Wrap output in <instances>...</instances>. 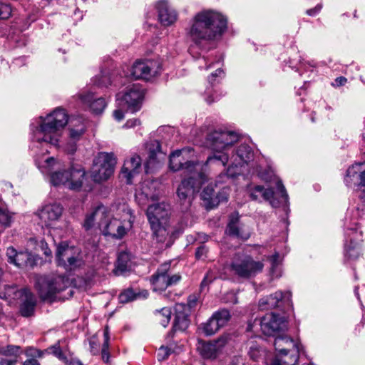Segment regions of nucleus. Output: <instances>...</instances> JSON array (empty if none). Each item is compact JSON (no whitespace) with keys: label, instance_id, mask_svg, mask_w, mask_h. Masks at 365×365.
I'll return each mask as SVG.
<instances>
[{"label":"nucleus","instance_id":"obj_20","mask_svg":"<svg viewBox=\"0 0 365 365\" xmlns=\"http://www.w3.org/2000/svg\"><path fill=\"white\" fill-rule=\"evenodd\" d=\"M226 232L230 236L240 238L244 240H247L250 236V230L240 223V215L237 212H234L230 215Z\"/></svg>","mask_w":365,"mask_h":365},{"label":"nucleus","instance_id":"obj_51","mask_svg":"<svg viewBox=\"0 0 365 365\" xmlns=\"http://www.w3.org/2000/svg\"><path fill=\"white\" fill-rule=\"evenodd\" d=\"M171 354V349L168 347L161 346L159 348L157 354L158 361L166 360Z\"/></svg>","mask_w":365,"mask_h":365},{"label":"nucleus","instance_id":"obj_3","mask_svg":"<svg viewBox=\"0 0 365 365\" xmlns=\"http://www.w3.org/2000/svg\"><path fill=\"white\" fill-rule=\"evenodd\" d=\"M238 140V135L232 131L215 130L207 137V143L214 151L207 158L205 165H217L225 167L229 162V153L232 145Z\"/></svg>","mask_w":365,"mask_h":365},{"label":"nucleus","instance_id":"obj_62","mask_svg":"<svg viewBox=\"0 0 365 365\" xmlns=\"http://www.w3.org/2000/svg\"><path fill=\"white\" fill-rule=\"evenodd\" d=\"M41 248L43 250V253L46 256L50 257L52 254L51 250L48 247V245L44 241H41Z\"/></svg>","mask_w":365,"mask_h":365},{"label":"nucleus","instance_id":"obj_53","mask_svg":"<svg viewBox=\"0 0 365 365\" xmlns=\"http://www.w3.org/2000/svg\"><path fill=\"white\" fill-rule=\"evenodd\" d=\"M19 252H17L13 247H9L6 250V255L8 257V262L14 264V259L16 258Z\"/></svg>","mask_w":365,"mask_h":365},{"label":"nucleus","instance_id":"obj_35","mask_svg":"<svg viewBox=\"0 0 365 365\" xmlns=\"http://www.w3.org/2000/svg\"><path fill=\"white\" fill-rule=\"evenodd\" d=\"M24 354L28 359L22 362V365H41L36 358H41L43 356V351L29 346L25 349Z\"/></svg>","mask_w":365,"mask_h":365},{"label":"nucleus","instance_id":"obj_64","mask_svg":"<svg viewBox=\"0 0 365 365\" xmlns=\"http://www.w3.org/2000/svg\"><path fill=\"white\" fill-rule=\"evenodd\" d=\"M335 82L338 86H343L346 82V78L345 77L340 76L335 79Z\"/></svg>","mask_w":365,"mask_h":365},{"label":"nucleus","instance_id":"obj_47","mask_svg":"<svg viewBox=\"0 0 365 365\" xmlns=\"http://www.w3.org/2000/svg\"><path fill=\"white\" fill-rule=\"evenodd\" d=\"M12 222V215L8 210L0 207V224L4 227H10Z\"/></svg>","mask_w":365,"mask_h":365},{"label":"nucleus","instance_id":"obj_44","mask_svg":"<svg viewBox=\"0 0 365 365\" xmlns=\"http://www.w3.org/2000/svg\"><path fill=\"white\" fill-rule=\"evenodd\" d=\"M61 343V341L58 340L56 344L49 346L46 350V351H48V353L52 354L53 355H54L56 357H57L59 359H61V360L65 359L66 356H65L64 354L63 353V350L61 347V345H60Z\"/></svg>","mask_w":365,"mask_h":365},{"label":"nucleus","instance_id":"obj_43","mask_svg":"<svg viewBox=\"0 0 365 365\" xmlns=\"http://www.w3.org/2000/svg\"><path fill=\"white\" fill-rule=\"evenodd\" d=\"M361 248L357 243L351 241L350 245L345 247V256L349 259H356L359 257Z\"/></svg>","mask_w":365,"mask_h":365},{"label":"nucleus","instance_id":"obj_22","mask_svg":"<svg viewBox=\"0 0 365 365\" xmlns=\"http://www.w3.org/2000/svg\"><path fill=\"white\" fill-rule=\"evenodd\" d=\"M62 207L58 204L45 205L38 212V217L46 226H49L53 221H56L61 216Z\"/></svg>","mask_w":365,"mask_h":365},{"label":"nucleus","instance_id":"obj_49","mask_svg":"<svg viewBox=\"0 0 365 365\" xmlns=\"http://www.w3.org/2000/svg\"><path fill=\"white\" fill-rule=\"evenodd\" d=\"M90 351L93 355L99 354L100 343L96 336H93L89 339Z\"/></svg>","mask_w":365,"mask_h":365},{"label":"nucleus","instance_id":"obj_63","mask_svg":"<svg viewBox=\"0 0 365 365\" xmlns=\"http://www.w3.org/2000/svg\"><path fill=\"white\" fill-rule=\"evenodd\" d=\"M321 8H322L321 5H317L314 9H308L307 11V14L309 16H314L321 10Z\"/></svg>","mask_w":365,"mask_h":365},{"label":"nucleus","instance_id":"obj_19","mask_svg":"<svg viewBox=\"0 0 365 365\" xmlns=\"http://www.w3.org/2000/svg\"><path fill=\"white\" fill-rule=\"evenodd\" d=\"M86 132V126L81 118L71 120L69 128V141L66 144V150L73 153L76 150V142L81 139Z\"/></svg>","mask_w":365,"mask_h":365},{"label":"nucleus","instance_id":"obj_14","mask_svg":"<svg viewBox=\"0 0 365 365\" xmlns=\"http://www.w3.org/2000/svg\"><path fill=\"white\" fill-rule=\"evenodd\" d=\"M260 327L264 334L272 336L287 329V322L279 314L268 313L260 319Z\"/></svg>","mask_w":365,"mask_h":365},{"label":"nucleus","instance_id":"obj_42","mask_svg":"<svg viewBox=\"0 0 365 365\" xmlns=\"http://www.w3.org/2000/svg\"><path fill=\"white\" fill-rule=\"evenodd\" d=\"M215 192L211 185H207L205 187L201 193V197L204 201H207L210 205L217 204L215 197Z\"/></svg>","mask_w":365,"mask_h":365},{"label":"nucleus","instance_id":"obj_39","mask_svg":"<svg viewBox=\"0 0 365 365\" xmlns=\"http://www.w3.org/2000/svg\"><path fill=\"white\" fill-rule=\"evenodd\" d=\"M155 314L160 324L166 327L170 321L172 312L170 308L163 307L160 310H156Z\"/></svg>","mask_w":365,"mask_h":365},{"label":"nucleus","instance_id":"obj_28","mask_svg":"<svg viewBox=\"0 0 365 365\" xmlns=\"http://www.w3.org/2000/svg\"><path fill=\"white\" fill-rule=\"evenodd\" d=\"M286 294L289 295V293L284 294L281 291H277L274 294L260 299L259 307L261 309H274L278 306L279 302L285 297Z\"/></svg>","mask_w":365,"mask_h":365},{"label":"nucleus","instance_id":"obj_10","mask_svg":"<svg viewBox=\"0 0 365 365\" xmlns=\"http://www.w3.org/2000/svg\"><path fill=\"white\" fill-rule=\"evenodd\" d=\"M230 267L235 274L248 279L261 272L264 264L259 261H255L249 255L237 254L234 257Z\"/></svg>","mask_w":365,"mask_h":365},{"label":"nucleus","instance_id":"obj_4","mask_svg":"<svg viewBox=\"0 0 365 365\" xmlns=\"http://www.w3.org/2000/svg\"><path fill=\"white\" fill-rule=\"evenodd\" d=\"M275 350L279 352L280 359H274L270 365H297L299 354L303 351L300 341L288 336H279L274 341Z\"/></svg>","mask_w":365,"mask_h":365},{"label":"nucleus","instance_id":"obj_26","mask_svg":"<svg viewBox=\"0 0 365 365\" xmlns=\"http://www.w3.org/2000/svg\"><path fill=\"white\" fill-rule=\"evenodd\" d=\"M80 98L83 103L89 105L91 110L96 113H101L106 106V101L103 98H94V95L92 93L87 94H81Z\"/></svg>","mask_w":365,"mask_h":365},{"label":"nucleus","instance_id":"obj_17","mask_svg":"<svg viewBox=\"0 0 365 365\" xmlns=\"http://www.w3.org/2000/svg\"><path fill=\"white\" fill-rule=\"evenodd\" d=\"M98 227L104 235H110L116 239L122 238L126 233L124 226L116 219L110 220L106 210V217L98 222Z\"/></svg>","mask_w":365,"mask_h":365},{"label":"nucleus","instance_id":"obj_11","mask_svg":"<svg viewBox=\"0 0 365 365\" xmlns=\"http://www.w3.org/2000/svg\"><path fill=\"white\" fill-rule=\"evenodd\" d=\"M181 279L180 274H172L170 262L162 264L153 274L150 282L154 292H163L168 287L175 285Z\"/></svg>","mask_w":365,"mask_h":365},{"label":"nucleus","instance_id":"obj_54","mask_svg":"<svg viewBox=\"0 0 365 365\" xmlns=\"http://www.w3.org/2000/svg\"><path fill=\"white\" fill-rule=\"evenodd\" d=\"M277 189L281 195V197L286 201L288 198V195L287 193L286 189L282 184L281 180L277 182Z\"/></svg>","mask_w":365,"mask_h":365},{"label":"nucleus","instance_id":"obj_61","mask_svg":"<svg viewBox=\"0 0 365 365\" xmlns=\"http://www.w3.org/2000/svg\"><path fill=\"white\" fill-rule=\"evenodd\" d=\"M257 186H255L253 189L251 190L250 196L252 200H259L261 194L259 191H257Z\"/></svg>","mask_w":365,"mask_h":365},{"label":"nucleus","instance_id":"obj_25","mask_svg":"<svg viewBox=\"0 0 365 365\" xmlns=\"http://www.w3.org/2000/svg\"><path fill=\"white\" fill-rule=\"evenodd\" d=\"M86 171L80 166H71L69 168L68 182L67 187L71 190H80L85 178Z\"/></svg>","mask_w":365,"mask_h":365},{"label":"nucleus","instance_id":"obj_57","mask_svg":"<svg viewBox=\"0 0 365 365\" xmlns=\"http://www.w3.org/2000/svg\"><path fill=\"white\" fill-rule=\"evenodd\" d=\"M207 252V249L205 245H201L197 248L195 252V256L197 259H201L203 256H205Z\"/></svg>","mask_w":365,"mask_h":365},{"label":"nucleus","instance_id":"obj_33","mask_svg":"<svg viewBox=\"0 0 365 365\" xmlns=\"http://www.w3.org/2000/svg\"><path fill=\"white\" fill-rule=\"evenodd\" d=\"M160 153V143L158 140L152 142L149 148L148 159L145 165L146 173H149V170L155 166L158 162V155Z\"/></svg>","mask_w":365,"mask_h":365},{"label":"nucleus","instance_id":"obj_56","mask_svg":"<svg viewBox=\"0 0 365 365\" xmlns=\"http://www.w3.org/2000/svg\"><path fill=\"white\" fill-rule=\"evenodd\" d=\"M108 347H109V345H107V343H103L102 345V349H101L102 359L106 363H108V360H109Z\"/></svg>","mask_w":365,"mask_h":365},{"label":"nucleus","instance_id":"obj_29","mask_svg":"<svg viewBox=\"0 0 365 365\" xmlns=\"http://www.w3.org/2000/svg\"><path fill=\"white\" fill-rule=\"evenodd\" d=\"M26 290V289H19L16 285H6L4 290L0 291V298L11 303L13 300L23 297Z\"/></svg>","mask_w":365,"mask_h":365},{"label":"nucleus","instance_id":"obj_23","mask_svg":"<svg viewBox=\"0 0 365 365\" xmlns=\"http://www.w3.org/2000/svg\"><path fill=\"white\" fill-rule=\"evenodd\" d=\"M344 180L347 183L353 182L361 186H365V162L356 163L349 167L346 171Z\"/></svg>","mask_w":365,"mask_h":365},{"label":"nucleus","instance_id":"obj_24","mask_svg":"<svg viewBox=\"0 0 365 365\" xmlns=\"http://www.w3.org/2000/svg\"><path fill=\"white\" fill-rule=\"evenodd\" d=\"M156 7L158 11L159 20L163 25L168 26L176 21L177 13L170 7L166 1H159Z\"/></svg>","mask_w":365,"mask_h":365},{"label":"nucleus","instance_id":"obj_52","mask_svg":"<svg viewBox=\"0 0 365 365\" xmlns=\"http://www.w3.org/2000/svg\"><path fill=\"white\" fill-rule=\"evenodd\" d=\"M215 279V274L212 271H208L200 284L201 290L209 285Z\"/></svg>","mask_w":365,"mask_h":365},{"label":"nucleus","instance_id":"obj_46","mask_svg":"<svg viewBox=\"0 0 365 365\" xmlns=\"http://www.w3.org/2000/svg\"><path fill=\"white\" fill-rule=\"evenodd\" d=\"M56 162L55 158L51 157L46 159L42 165H40L39 163L36 161V165L43 173H48L51 172Z\"/></svg>","mask_w":365,"mask_h":365},{"label":"nucleus","instance_id":"obj_41","mask_svg":"<svg viewBox=\"0 0 365 365\" xmlns=\"http://www.w3.org/2000/svg\"><path fill=\"white\" fill-rule=\"evenodd\" d=\"M139 294V292H135L132 288H128L119 294L118 299L120 303L125 304L135 300Z\"/></svg>","mask_w":365,"mask_h":365},{"label":"nucleus","instance_id":"obj_34","mask_svg":"<svg viewBox=\"0 0 365 365\" xmlns=\"http://www.w3.org/2000/svg\"><path fill=\"white\" fill-rule=\"evenodd\" d=\"M36 264L35 257L28 252H19L14 262L18 267H33Z\"/></svg>","mask_w":365,"mask_h":365},{"label":"nucleus","instance_id":"obj_13","mask_svg":"<svg viewBox=\"0 0 365 365\" xmlns=\"http://www.w3.org/2000/svg\"><path fill=\"white\" fill-rule=\"evenodd\" d=\"M231 318L230 312L226 309L215 312L210 318L200 325L203 333L206 336H212L225 327Z\"/></svg>","mask_w":365,"mask_h":365},{"label":"nucleus","instance_id":"obj_38","mask_svg":"<svg viewBox=\"0 0 365 365\" xmlns=\"http://www.w3.org/2000/svg\"><path fill=\"white\" fill-rule=\"evenodd\" d=\"M69 169L54 172L51 174V182L55 185H63L67 187L68 182Z\"/></svg>","mask_w":365,"mask_h":365},{"label":"nucleus","instance_id":"obj_6","mask_svg":"<svg viewBox=\"0 0 365 365\" xmlns=\"http://www.w3.org/2000/svg\"><path fill=\"white\" fill-rule=\"evenodd\" d=\"M205 181L207 176L203 172L189 175L187 179L182 180L177 189V196L183 211L190 207L195 193L199 192Z\"/></svg>","mask_w":365,"mask_h":365},{"label":"nucleus","instance_id":"obj_60","mask_svg":"<svg viewBox=\"0 0 365 365\" xmlns=\"http://www.w3.org/2000/svg\"><path fill=\"white\" fill-rule=\"evenodd\" d=\"M197 302V297L195 295H190L187 298V306L189 308H193L195 307Z\"/></svg>","mask_w":365,"mask_h":365},{"label":"nucleus","instance_id":"obj_32","mask_svg":"<svg viewBox=\"0 0 365 365\" xmlns=\"http://www.w3.org/2000/svg\"><path fill=\"white\" fill-rule=\"evenodd\" d=\"M130 257L126 252H121L118 254L114 272L115 275L123 274L130 268Z\"/></svg>","mask_w":365,"mask_h":365},{"label":"nucleus","instance_id":"obj_36","mask_svg":"<svg viewBox=\"0 0 365 365\" xmlns=\"http://www.w3.org/2000/svg\"><path fill=\"white\" fill-rule=\"evenodd\" d=\"M83 264V261L81 255V251L78 250L68 259V261H65L60 266L64 267L67 271H72L80 267Z\"/></svg>","mask_w":365,"mask_h":365},{"label":"nucleus","instance_id":"obj_9","mask_svg":"<svg viewBox=\"0 0 365 365\" xmlns=\"http://www.w3.org/2000/svg\"><path fill=\"white\" fill-rule=\"evenodd\" d=\"M193 153L192 148L176 150L170 155V168L173 171L183 170L187 175L202 172V165L198 162L188 160V155Z\"/></svg>","mask_w":365,"mask_h":365},{"label":"nucleus","instance_id":"obj_7","mask_svg":"<svg viewBox=\"0 0 365 365\" xmlns=\"http://www.w3.org/2000/svg\"><path fill=\"white\" fill-rule=\"evenodd\" d=\"M68 284V279L63 275L39 276L36 278V288L42 300H52L56 293L64 290Z\"/></svg>","mask_w":365,"mask_h":365},{"label":"nucleus","instance_id":"obj_40","mask_svg":"<svg viewBox=\"0 0 365 365\" xmlns=\"http://www.w3.org/2000/svg\"><path fill=\"white\" fill-rule=\"evenodd\" d=\"M23 353L22 349L17 345L0 346V355L14 357L16 359Z\"/></svg>","mask_w":365,"mask_h":365},{"label":"nucleus","instance_id":"obj_21","mask_svg":"<svg viewBox=\"0 0 365 365\" xmlns=\"http://www.w3.org/2000/svg\"><path fill=\"white\" fill-rule=\"evenodd\" d=\"M141 166V158L138 155H133L125 160L121 169L120 176L125 180L127 184H132L133 178L139 173Z\"/></svg>","mask_w":365,"mask_h":365},{"label":"nucleus","instance_id":"obj_50","mask_svg":"<svg viewBox=\"0 0 365 365\" xmlns=\"http://www.w3.org/2000/svg\"><path fill=\"white\" fill-rule=\"evenodd\" d=\"M110 83V76L104 73H102L101 76H97L95 80V83L99 87H107Z\"/></svg>","mask_w":365,"mask_h":365},{"label":"nucleus","instance_id":"obj_27","mask_svg":"<svg viewBox=\"0 0 365 365\" xmlns=\"http://www.w3.org/2000/svg\"><path fill=\"white\" fill-rule=\"evenodd\" d=\"M20 299L22 300V303L20 307L21 314L25 317H29L33 315L36 304L34 294L27 289L26 292H24L23 297H21Z\"/></svg>","mask_w":365,"mask_h":365},{"label":"nucleus","instance_id":"obj_12","mask_svg":"<svg viewBox=\"0 0 365 365\" xmlns=\"http://www.w3.org/2000/svg\"><path fill=\"white\" fill-rule=\"evenodd\" d=\"M144 92L139 84H133L128 87L125 93L120 96L117 95V101L120 106L126 108L131 113L138 111L142 106Z\"/></svg>","mask_w":365,"mask_h":365},{"label":"nucleus","instance_id":"obj_30","mask_svg":"<svg viewBox=\"0 0 365 365\" xmlns=\"http://www.w3.org/2000/svg\"><path fill=\"white\" fill-rule=\"evenodd\" d=\"M106 217V207L101 205L96 208V210L89 215H87L83 224L86 230H89L93 225V222H101Z\"/></svg>","mask_w":365,"mask_h":365},{"label":"nucleus","instance_id":"obj_2","mask_svg":"<svg viewBox=\"0 0 365 365\" xmlns=\"http://www.w3.org/2000/svg\"><path fill=\"white\" fill-rule=\"evenodd\" d=\"M68 121V115L61 108L56 109L45 118L41 117L39 125L32 129L33 140L57 147L61 136V130Z\"/></svg>","mask_w":365,"mask_h":365},{"label":"nucleus","instance_id":"obj_55","mask_svg":"<svg viewBox=\"0 0 365 365\" xmlns=\"http://www.w3.org/2000/svg\"><path fill=\"white\" fill-rule=\"evenodd\" d=\"M279 254L275 253L274 255L270 256L268 257L270 263H271V272L274 273V269L277 267L279 264Z\"/></svg>","mask_w":365,"mask_h":365},{"label":"nucleus","instance_id":"obj_18","mask_svg":"<svg viewBox=\"0 0 365 365\" xmlns=\"http://www.w3.org/2000/svg\"><path fill=\"white\" fill-rule=\"evenodd\" d=\"M231 153H229V161L232 165L235 167L248 163L251 161L254 156V151L252 148L247 144H241L236 149L230 150Z\"/></svg>","mask_w":365,"mask_h":365},{"label":"nucleus","instance_id":"obj_48","mask_svg":"<svg viewBox=\"0 0 365 365\" xmlns=\"http://www.w3.org/2000/svg\"><path fill=\"white\" fill-rule=\"evenodd\" d=\"M11 8L8 4L0 2V19H7L11 15Z\"/></svg>","mask_w":365,"mask_h":365},{"label":"nucleus","instance_id":"obj_1","mask_svg":"<svg viewBox=\"0 0 365 365\" xmlns=\"http://www.w3.org/2000/svg\"><path fill=\"white\" fill-rule=\"evenodd\" d=\"M227 29V19L213 9H203L190 19L186 29L187 37L199 47L221 39Z\"/></svg>","mask_w":365,"mask_h":365},{"label":"nucleus","instance_id":"obj_37","mask_svg":"<svg viewBox=\"0 0 365 365\" xmlns=\"http://www.w3.org/2000/svg\"><path fill=\"white\" fill-rule=\"evenodd\" d=\"M190 320L188 319V315L184 313L178 312L175 317L173 331H184L188 328Z\"/></svg>","mask_w":365,"mask_h":365},{"label":"nucleus","instance_id":"obj_58","mask_svg":"<svg viewBox=\"0 0 365 365\" xmlns=\"http://www.w3.org/2000/svg\"><path fill=\"white\" fill-rule=\"evenodd\" d=\"M140 121L138 118L130 119V120H127V122L125 123V124L124 125L123 127H125L126 128H133L138 125H140Z\"/></svg>","mask_w":365,"mask_h":365},{"label":"nucleus","instance_id":"obj_31","mask_svg":"<svg viewBox=\"0 0 365 365\" xmlns=\"http://www.w3.org/2000/svg\"><path fill=\"white\" fill-rule=\"evenodd\" d=\"M78 250V249L70 247L64 242L59 244L56 253L58 265L60 266L65 261H68V259Z\"/></svg>","mask_w":365,"mask_h":365},{"label":"nucleus","instance_id":"obj_5","mask_svg":"<svg viewBox=\"0 0 365 365\" xmlns=\"http://www.w3.org/2000/svg\"><path fill=\"white\" fill-rule=\"evenodd\" d=\"M171 205L163 201L148 205L146 216L153 235L162 240L166 235V227L171 215Z\"/></svg>","mask_w":365,"mask_h":365},{"label":"nucleus","instance_id":"obj_15","mask_svg":"<svg viewBox=\"0 0 365 365\" xmlns=\"http://www.w3.org/2000/svg\"><path fill=\"white\" fill-rule=\"evenodd\" d=\"M161 71L160 63L154 60L136 61L132 66L131 74L135 78L149 80Z\"/></svg>","mask_w":365,"mask_h":365},{"label":"nucleus","instance_id":"obj_59","mask_svg":"<svg viewBox=\"0 0 365 365\" xmlns=\"http://www.w3.org/2000/svg\"><path fill=\"white\" fill-rule=\"evenodd\" d=\"M113 116L118 121H120L124 118V112L121 108L116 109L113 111Z\"/></svg>","mask_w":365,"mask_h":365},{"label":"nucleus","instance_id":"obj_8","mask_svg":"<svg viewBox=\"0 0 365 365\" xmlns=\"http://www.w3.org/2000/svg\"><path fill=\"white\" fill-rule=\"evenodd\" d=\"M115 164L113 153H99L93 160L91 178L98 183L107 180L113 174Z\"/></svg>","mask_w":365,"mask_h":365},{"label":"nucleus","instance_id":"obj_45","mask_svg":"<svg viewBox=\"0 0 365 365\" xmlns=\"http://www.w3.org/2000/svg\"><path fill=\"white\" fill-rule=\"evenodd\" d=\"M257 191H259V193L261 194V197H263L264 200L269 201L270 203L274 205L273 199L274 192V190L272 188H267L265 189L262 185H257Z\"/></svg>","mask_w":365,"mask_h":365},{"label":"nucleus","instance_id":"obj_16","mask_svg":"<svg viewBox=\"0 0 365 365\" xmlns=\"http://www.w3.org/2000/svg\"><path fill=\"white\" fill-rule=\"evenodd\" d=\"M227 343V337L223 336L214 341L198 340L197 350L204 359H215Z\"/></svg>","mask_w":365,"mask_h":365}]
</instances>
